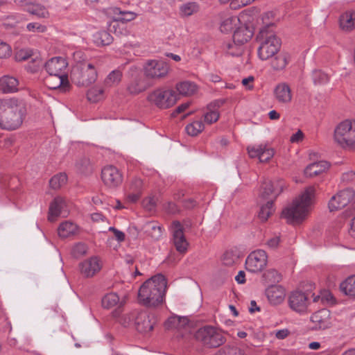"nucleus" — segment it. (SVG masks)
Wrapping results in <instances>:
<instances>
[{"mask_svg": "<svg viewBox=\"0 0 355 355\" xmlns=\"http://www.w3.org/2000/svg\"><path fill=\"white\" fill-rule=\"evenodd\" d=\"M101 178L109 187H116L123 181V176L119 170L112 165L105 166L101 171Z\"/></svg>", "mask_w": 355, "mask_h": 355, "instance_id": "17", "label": "nucleus"}, {"mask_svg": "<svg viewBox=\"0 0 355 355\" xmlns=\"http://www.w3.org/2000/svg\"><path fill=\"white\" fill-rule=\"evenodd\" d=\"M273 24L263 27L257 35L260 45L258 48V55L262 60H266L274 56L281 46L280 40L276 36L272 29Z\"/></svg>", "mask_w": 355, "mask_h": 355, "instance_id": "4", "label": "nucleus"}, {"mask_svg": "<svg viewBox=\"0 0 355 355\" xmlns=\"http://www.w3.org/2000/svg\"><path fill=\"white\" fill-rule=\"evenodd\" d=\"M26 114V107L15 98L0 100V128L15 130L21 126Z\"/></svg>", "mask_w": 355, "mask_h": 355, "instance_id": "2", "label": "nucleus"}, {"mask_svg": "<svg viewBox=\"0 0 355 355\" xmlns=\"http://www.w3.org/2000/svg\"><path fill=\"white\" fill-rule=\"evenodd\" d=\"M291 60V55L287 52H282L277 55L271 61V67L274 70L284 69Z\"/></svg>", "mask_w": 355, "mask_h": 355, "instance_id": "34", "label": "nucleus"}, {"mask_svg": "<svg viewBox=\"0 0 355 355\" xmlns=\"http://www.w3.org/2000/svg\"><path fill=\"white\" fill-rule=\"evenodd\" d=\"M1 20L4 26L7 28H12L17 26V24L26 21L27 19L24 14L15 13L10 15L3 17Z\"/></svg>", "mask_w": 355, "mask_h": 355, "instance_id": "36", "label": "nucleus"}, {"mask_svg": "<svg viewBox=\"0 0 355 355\" xmlns=\"http://www.w3.org/2000/svg\"><path fill=\"white\" fill-rule=\"evenodd\" d=\"M254 80V78L252 76H250L247 78H245L242 80V84L244 87H245L248 89H252L253 88V82Z\"/></svg>", "mask_w": 355, "mask_h": 355, "instance_id": "62", "label": "nucleus"}, {"mask_svg": "<svg viewBox=\"0 0 355 355\" xmlns=\"http://www.w3.org/2000/svg\"><path fill=\"white\" fill-rule=\"evenodd\" d=\"M178 100V95L172 89L159 87L150 92L147 101L159 109L165 110L173 106Z\"/></svg>", "mask_w": 355, "mask_h": 355, "instance_id": "9", "label": "nucleus"}, {"mask_svg": "<svg viewBox=\"0 0 355 355\" xmlns=\"http://www.w3.org/2000/svg\"><path fill=\"white\" fill-rule=\"evenodd\" d=\"M142 187V181L141 179L136 178L135 179L131 184V189L133 191H139L140 192L141 188Z\"/></svg>", "mask_w": 355, "mask_h": 355, "instance_id": "64", "label": "nucleus"}, {"mask_svg": "<svg viewBox=\"0 0 355 355\" xmlns=\"http://www.w3.org/2000/svg\"><path fill=\"white\" fill-rule=\"evenodd\" d=\"M313 302H321L322 304H331L334 301L332 294L329 291L326 290L320 291L319 295H315V294H313Z\"/></svg>", "mask_w": 355, "mask_h": 355, "instance_id": "45", "label": "nucleus"}, {"mask_svg": "<svg viewBox=\"0 0 355 355\" xmlns=\"http://www.w3.org/2000/svg\"><path fill=\"white\" fill-rule=\"evenodd\" d=\"M68 213L65 200L60 197H55L49 207L48 219L50 221H55L60 216H67Z\"/></svg>", "mask_w": 355, "mask_h": 355, "instance_id": "22", "label": "nucleus"}, {"mask_svg": "<svg viewBox=\"0 0 355 355\" xmlns=\"http://www.w3.org/2000/svg\"><path fill=\"white\" fill-rule=\"evenodd\" d=\"M289 334L290 331L288 329H282L275 331L276 338L280 340L286 338Z\"/></svg>", "mask_w": 355, "mask_h": 355, "instance_id": "63", "label": "nucleus"}, {"mask_svg": "<svg viewBox=\"0 0 355 355\" xmlns=\"http://www.w3.org/2000/svg\"><path fill=\"white\" fill-rule=\"evenodd\" d=\"M103 266L101 260L96 256L81 261L78 264L80 275L85 278H92L100 272Z\"/></svg>", "mask_w": 355, "mask_h": 355, "instance_id": "15", "label": "nucleus"}, {"mask_svg": "<svg viewBox=\"0 0 355 355\" xmlns=\"http://www.w3.org/2000/svg\"><path fill=\"white\" fill-rule=\"evenodd\" d=\"M312 79L315 85H324L329 81V76L320 69L313 71Z\"/></svg>", "mask_w": 355, "mask_h": 355, "instance_id": "43", "label": "nucleus"}, {"mask_svg": "<svg viewBox=\"0 0 355 355\" xmlns=\"http://www.w3.org/2000/svg\"><path fill=\"white\" fill-rule=\"evenodd\" d=\"M200 5L194 1L187 2L180 6V15L182 17H187L196 14L200 11Z\"/></svg>", "mask_w": 355, "mask_h": 355, "instance_id": "35", "label": "nucleus"}, {"mask_svg": "<svg viewBox=\"0 0 355 355\" xmlns=\"http://www.w3.org/2000/svg\"><path fill=\"white\" fill-rule=\"evenodd\" d=\"M44 83L51 89H61L65 91L69 86L67 76H48L45 78Z\"/></svg>", "mask_w": 355, "mask_h": 355, "instance_id": "25", "label": "nucleus"}, {"mask_svg": "<svg viewBox=\"0 0 355 355\" xmlns=\"http://www.w3.org/2000/svg\"><path fill=\"white\" fill-rule=\"evenodd\" d=\"M171 232L173 237V243L177 251L180 253L186 252L189 243L184 237L182 226L179 221L173 222Z\"/></svg>", "mask_w": 355, "mask_h": 355, "instance_id": "21", "label": "nucleus"}, {"mask_svg": "<svg viewBox=\"0 0 355 355\" xmlns=\"http://www.w3.org/2000/svg\"><path fill=\"white\" fill-rule=\"evenodd\" d=\"M143 205L146 209L151 211L155 207V200L153 198H148L144 200Z\"/></svg>", "mask_w": 355, "mask_h": 355, "instance_id": "61", "label": "nucleus"}, {"mask_svg": "<svg viewBox=\"0 0 355 355\" xmlns=\"http://www.w3.org/2000/svg\"><path fill=\"white\" fill-rule=\"evenodd\" d=\"M239 21L237 17H230L224 19L220 27L221 32L227 33L232 31Z\"/></svg>", "mask_w": 355, "mask_h": 355, "instance_id": "47", "label": "nucleus"}, {"mask_svg": "<svg viewBox=\"0 0 355 355\" xmlns=\"http://www.w3.org/2000/svg\"><path fill=\"white\" fill-rule=\"evenodd\" d=\"M103 89L101 87L96 85L88 90L87 96L89 101L96 102L103 98Z\"/></svg>", "mask_w": 355, "mask_h": 355, "instance_id": "44", "label": "nucleus"}, {"mask_svg": "<svg viewBox=\"0 0 355 355\" xmlns=\"http://www.w3.org/2000/svg\"><path fill=\"white\" fill-rule=\"evenodd\" d=\"M340 27L345 31H351L355 28V10H347L342 14L339 19Z\"/></svg>", "mask_w": 355, "mask_h": 355, "instance_id": "26", "label": "nucleus"}, {"mask_svg": "<svg viewBox=\"0 0 355 355\" xmlns=\"http://www.w3.org/2000/svg\"><path fill=\"white\" fill-rule=\"evenodd\" d=\"M27 10L30 14L35 15L38 18H46L49 15L47 9L40 4L33 5L29 7Z\"/></svg>", "mask_w": 355, "mask_h": 355, "instance_id": "46", "label": "nucleus"}, {"mask_svg": "<svg viewBox=\"0 0 355 355\" xmlns=\"http://www.w3.org/2000/svg\"><path fill=\"white\" fill-rule=\"evenodd\" d=\"M340 288L345 295L355 297V275L347 277L340 284Z\"/></svg>", "mask_w": 355, "mask_h": 355, "instance_id": "40", "label": "nucleus"}, {"mask_svg": "<svg viewBox=\"0 0 355 355\" xmlns=\"http://www.w3.org/2000/svg\"><path fill=\"white\" fill-rule=\"evenodd\" d=\"M217 355H244V354L237 347L227 346L223 347Z\"/></svg>", "mask_w": 355, "mask_h": 355, "instance_id": "53", "label": "nucleus"}, {"mask_svg": "<svg viewBox=\"0 0 355 355\" xmlns=\"http://www.w3.org/2000/svg\"><path fill=\"white\" fill-rule=\"evenodd\" d=\"M166 279L158 274L146 280L140 287L138 294L139 302L146 306L155 307L162 304L166 289Z\"/></svg>", "mask_w": 355, "mask_h": 355, "instance_id": "1", "label": "nucleus"}, {"mask_svg": "<svg viewBox=\"0 0 355 355\" xmlns=\"http://www.w3.org/2000/svg\"><path fill=\"white\" fill-rule=\"evenodd\" d=\"M286 184L283 180L274 181H265L261 185V196L264 199H268L266 205L261 207L259 212V218L262 221H266L274 212L273 200L283 191Z\"/></svg>", "mask_w": 355, "mask_h": 355, "instance_id": "5", "label": "nucleus"}, {"mask_svg": "<svg viewBox=\"0 0 355 355\" xmlns=\"http://www.w3.org/2000/svg\"><path fill=\"white\" fill-rule=\"evenodd\" d=\"M252 35L253 32L250 28L245 26H241L234 32L233 41L239 45H243L248 42L252 38Z\"/></svg>", "mask_w": 355, "mask_h": 355, "instance_id": "27", "label": "nucleus"}, {"mask_svg": "<svg viewBox=\"0 0 355 355\" xmlns=\"http://www.w3.org/2000/svg\"><path fill=\"white\" fill-rule=\"evenodd\" d=\"M198 85L192 81L184 80L176 85V89L180 95L191 96L198 91Z\"/></svg>", "mask_w": 355, "mask_h": 355, "instance_id": "33", "label": "nucleus"}, {"mask_svg": "<svg viewBox=\"0 0 355 355\" xmlns=\"http://www.w3.org/2000/svg\"><path fill=\"white\" fill-rule=\"evenodd\" d=\"M329 166V165L326 161L313 162L306 167L304 174L309 178L317 176L328 169Z\"/></svg>", "mask_w": 355, "mask_h": 355, "instance_id": "28", "label": "nucleus"}, {"mask_svg": "<svg viewBox=\"0 0 355 355\" xmlns=\"http://www.w3.org/2000/svg\"><path fill=\"white\" fill-rule=\"evenodd\" d=\"M18 80L10 76H3L0 78V87L4 93H12L18 90Z\"/></svg>", "mask_w": 355, "mask_h": 355, "instance_id": "31", "label": "nucleus"}, {"mask_svg": "<svg viewBox=\"0 0 355 355\" xmlns=\"http://www.w3.org/2000/svg\"><path fill=\"white\" fill-rule=\"evenodd\" d=\"M196 338L207 347H218L225 341L223 334L210 326L199 329L196 334Z\"/></svg>", "mask_w": 355, "mask_h": 355, "instance_id": "10", "label": "nucleus"}, {"mask_svg": "<svg viewBox=\"0 0 355 355\" xmlns=\"http://www.w3.org/2000/svg\"><path fill=\"white\" fill-rule=\"evenodd\" d=\"M146 89L144 80L141 77H137L128 85L127 89L131 94H138Z\"/></svg>", "mask_w": 355, "mask_h": 355, "instance_id": "39", "label": "nucleus"}, {"mask_svg": "<svg viewBox=\"0 0 355 355\" xmlns=\"http://www.w3.org/2000/svg\"><path fill=\"white\" fill-rule=\"evenodd\" d=\"M122 76V71L119 69L112 71L104 80L105 86L111 87L118 85L121 81Z\"/></svg>", "mask_w": 355, "mask_h": 355, "instance_id": "38", "label": "nucleus"}, {"mask_svg": "<svg viewBox=\"0 0 355 355\" xmlns=\"http://www.w3.org/2000/svg\"><path fill=\"white\" fill-rule=\"evenodd\" d=\"M267 261L268 257L266 252L263 250H257L248 255L245 261V267L251 272H258L265 268Z\"/></svg>", "mask_w": 355, "mask_h": 355, "instance_id": "14", "label": "nucleus"}, {"mask_svg": "<svg viewBox=\"0 0 355 355\" xmlns=\"http://www.w3.org/2000/svg\"><path fill=\"white\" fill-rule=\"evenodd\" d=\"M333 139L340 148L355 150V121L345 119L338 123L334 128Z\"/></svg>", "mask_w": 355, "mask_h": 355, "instance_id": "6", "label": "nucleus"}, {"mask_svg": "<svg viewBox=\"0 0 355 355\" xmlns=\"http://www.w3.org/2000/svg\"><path fill=\"white\" fill-rule=\"evenodd\" d=\"M315 195L313 187H309L293 202L286 207L282 216L288 223L296 225L307 216Z\"/></svg>", "mask_w": 355, "mask_h": 355, "instance_id": "3", "label": "nucleus"}, {"mask_svg": "<svg viewBox=\"0 0 355 355\" xmlns=\"http://www.w3.org/2000/svg\"><path fill=\"white\" fill-rule=\"evenodd\" d=\"M103 308L110 309L121 304L119 295L115 293H110L103 296L101 300Z\"/></svg>", "mask_w": 355, "mask_h": 355, "instance_id": "41", "label": "nucleus"}, {"mask_svg": "<svg viewBox=\"0 0 355 355\" xmlns=\"http://www.w3.org/2000/svg\"><path fill=\"white\" fill-rule=\"evenodd\" d=\"M355 192L349 188L338 191L333 196L328 203L330 211H335L344 208L354 198Z\"/></svg>", "mask_w": 355, "mask_h": 355, "instance_id": "13", "label": "nucleus"}, {"mask_svg": "<svg viewBox=\"0 0 355 355\" xmlns=\"http://www.w3.org/2000/svg\"><path fill=\"white\" fill-rule=\"evenodd\" d=\"M304 139V133L300 130H298L295 134H293L291 138L290 141L291 143H299L302 141Z\"/></svg>", "mask_w": 355, "mask_h": 355, "instance_id": "59", "label": "nucleus"}, {"mask_svg": "<svg viewBox=\"0 0 355 355\" xmlns=\"http://www.w3.org/2000/svg\"><path fill=\"white\" fill-rule=\"evenodd\" d=\"M168 64L162 60H148L144 67V73L147 78L157 80L164 78L168 73Z\"/></svg>", "mask_w": 355, "mask_h": 355, "instance_id": "12", "label": "nucleus"}, {"mask_svg": "<svg viewBox=\"0 0 355 355\" xmlns=\"http://www.w3.org/2000/svg\"><path fill=\"white\" fill-rule=\"evenodd\" d=\"M189 324V319L187 317H180L178 315L171 316L165 322V327L167 329H184Z\"/></svg>", "mask_w": 355, "mask_h": 355, "instance_id": "32", "label": "nucleus"}, {"mask_svg": "<svg viewBox=\"0 0 355 355\" xmlns=\"http://www.w3.org/2000/svg\"><path fill=\"white\" fill-rule=\"evenodd\" d=\"M98 73L94 66L87 62H79L73 68L71 78L78 86L87 87L95 83Z\"/></svg>", "mask_w": 355, "mask_h": 355, "instance_id": "8", "label": "nucleus"}, {"mask_svg": "<svg viewBox=\"0 0 355 355\" xmlns=\"http://www.w3.org/2000/svg\"><path fill=\"white\" fill-rule=\"evenodd\" d=\"M26 30L29 32L44 33L46 27L37 22H31L26 25Z\"/></svg>", "mask_w": 355, "mask_h": 355, "instance_id": "56", "label": "nucleus"}, {"mask_svg": "<svg viewBox=\"0 0 355 355\" xmlns=\"http://www.w3.org/2000/svg\"><path fill=\"white\" fill-rule=\"evenodd\" d=\"M209 111L204 115L205 121L207 123L211 124L216 122L219 119V112L216 110H211L208 107Z\"/></svg>", "mask_w": 355, "mask_h": 355, "instance_id": "54", "label": "nucleus"}, {"mask_svg": "<svg viewBox=\"0 0 355 355\" xmlns=\"http://www.w3.org/2000/svg\"><path fill=\"white\" fill-rule=\"evenodd\" d=\"M239 259L233 250H227L223 255L222 261L225 266H232Z\"/></svg>", "mask_w": 355, "mask_h": 355, "instance_id": "50", "label": "nucleus"}, {"mask_svg": "<svg viewBox=\"0 0 355 355\" xmlns=\"http://www.w3.org/2000/svg\"><path fill=\"white\" fill-rule=\"evenodd\" d=\"M116 11H119V12H115L116 16L114 20L110 24L109 30L110 32H114L116 35H119L125 32L123 25L121 26L120 22L123 24L130 21L136 18L137 15L133 12L121 11L119 9H116Z\"/></svg>", "mask_w": 355, "mask_h": 355, "instance_id": "16", "label": "nucleus"}, {"mask_svg": "<svg viewBox=\"0 0 355 355\" xmlns=\"http://www.w3.org/2000/svg\"><path fill=\"white\" fill-rule=\"evenodd\" d=\"M274 96L279 103H289L292 100V93L290 86L286 83H279L274 89Z\"/></svg>", "mask_w": 355, "mask_h": 355, "instance_id": "24", "label": "nucleus"}, {"mask_svg": "<svg viewBox=\"0 0 355 355\" xmlns=\"http://www.w3.org/2000/svg\"><path fill=\"white\" fill-rule=\"evenodd\" d=\"M310 300L307 295L300 291H293L288 295V307L294 312L304 315L309 313Z\"/></svg>", "mask_w": 355, "mask_h": 355, "instance_id": "11", "label": "nucleus"}, {"mask_svg": "<svg viewBox=\"0 0 355 355\" xmlns=\"http://www.w3.org/2000/svg\"><path fill=\"white\" fill-rule=\"evenodd\" d=\"M266 297L271 304H279L284 300L286 291L284 287L279 285L269 286L266 291Z\"/></svg>", "mask_w": 355, "mask_h": 355, "instance_id": "23", "label": "nucleus"}, {"mask_svg": "<svg viewBox=\"0 0 355 355\" xmlns=\"http://www.w3.org/2000/svg\"><path fill=\"white\" fill-rule=\"evenodd\" d=\"M263 277L270 282H279L282 279L281 274L275 269L268 270L264 273Z\"/></svg>", "mask_w": 355, "mask_h": 355, "instance_id": "52", "label": "nucleus"}, {"mask_svg": "<svg viewBox=\"0 0 355 355\" xmlns=\"http://www.w3.org/2000/svg\"><path fill=\"white\" fill-rule=\"evenodd\" d=\"M164 209H166V211L168 213L172 214H175L178 211V206L174 202H168L164 205Z\"/></svg>", "mask_w": 355, "mask_h": 355, "instance_id": "60", "label": "nucleus"}, {"mask_svg": "<svg viewBox=\"0 0 355 355\" xmlns=\"http://www.w3.org/2000/svg\"><path fill=\"white\" fill-rule=\"evenodd\" d=\"M93 41L97 46H105L112 42L113 37L110 33L105 31H101L93 35Z\"/></svg>", "mask_w": 355, "mask_h": 355, "instance_id": "37", "label": "nucleus"}, {"mask_svg": "<svg viewBox=\"0 0 355 355\" xmlns=\"http://www.w3.org/2000/svg\"><path fill=\"white\" fill-rule=\"evenodd\" d=\"M67 176L65 173L54 175L49 181L50 186L53 189H58L66 184Z\"/></svg>", "mask_w": 355, "mask_h": 355, "instance_id": "48", "label": "nucleus"}, {"mask_svg": "<svg viewBox=\"0 0 355 355\" xmlns=\"http://www.w3.org/2000/svg\"><path fill=\"white\" fill-rule=\"evenodd\" d=\"M88 247L84 243H76L71 249V255L75 258H80L84 255H85L87 252Z\"/></svg>", "mask_w": 355, "mask_h": 355, "instance_id": "49", "label": "nucleus"}, {"mask_svg": "<svg viewBox=\"0 0 355 355\" xmlns=\"http://www.w3.org/2000/svg\"><path fill=\"white\" fill-rule=\"evenodd\" d=\"M144 233L153 240H158L162 235V226L155 221H149L143 226Z\"/></svg>", "mask_w": 355, "mask_h": 355, "instance_id": "30", "label": "nucleus"}, {"mask_svg": "<svg viewBox=\"0 0 355 355\" xmlns=\"http://www.w3.org/2000/svg\"><path fill=\"white\" fill-rule=\"evenodd\" d=\"M68 62L63 57H54L49 60L45 64V69L49 76H67L66 70Z\"/></svg>", "mask_w": 355, "mask_h": 355, "instance_id": "19", "label": "nucleus"}, {"mask_svg": "<svg viewBox=\"0 0 355 355\" xmlns=\"http://www.w3.org/2000/svg\"><path fill=\"white\" fill-rule=\"evenodd\" d=\"M330 311L327 309H321L313 313L310 320L313 324L312 328L315 330L326 329L331 326Z\"/></svg>", "mask_w": 355, "mask_h": 355, "instance_id": "20", "label": "nucleus"}, {"mask_svg": "<svg viewBox=\"0 0 355 355\" xmlns=\"http://www.w3.org/2000/svg\"><path fill=\"white\" fill-rule=\"evenodd\" d=\"M10 46L3 42H0V58H6L11 55Z\"/></svg>", "mask_w": 355, "mask_h": 355, "instance_id": "57", "label": "nucleus"}, {"mask_svg": "<svg viewBox=\"0 0 355 355\" xmlns=\"http://www.w3.org/2000/svg\"><path fill=\"white\" fill-rule=\"evenodd\" d=\"M134 322L136 329L141 333L151 331L157 323V318L153 313L146 311H134L123 316L121 323L123 326H128Z\"/></svg>", "mask_w": 355, "mask_h": 355, "instance_id": "7", "label": "nucleus"}, {"mask_svg": "<svg viewBox=\"0 0 355 355\" xmlns=\"http://www.w3.org/2000/svg\"><path fill=\"white\" fill-rule=\"evenodd\" d=\"M78 232V226L71 221L62 222L58 228V234L61 238H68Z\"/></svg>", "mask_w": 355, "mask_h": 355, "instance_id": "29", "label": "nucleus"}, {"mask_svg": "<svg viewBox=\"0 0 355 355\" xmlns=\"http://www.w3.org/2000/svg\"><path fill=\"white\" fill-rule=\"evenodd\" d=\"M241 45L237 43H227L225 44L226 53L232 56H239L242 53Z\"/></svg>", "mask_w": 355, "mask_h": 355, "instance_id": "51", "label": "nucleus"}, {"mask_svg": "<svg viewBox=\"0 0 355 355\" xmlns=\"http://www.w3.org/2000/svg\"><path fill=\"white\" fill-rule=\"evenodd\" d=\"M109 231L113 232L114 238L118 242H122L125 240V235L123 232L116 229L114 227H110Z\"/></svg>", "mask_w": 355, "mask_h": 355, "instance_id": "58", "label": "nucleus"}, {"mask_svg": "<svg viewBox=\"0 0 355 355\" xmlns=\"http://www.w3.org/2000/svg\"><path fill=\"white\" fill-rule=\"evenodd\" d=\"M32 55V51L28 49H22L18 50L15 53V60L21 62L28 60Z\"/></svg>", "mask_w": 355, "mask_h": 355, "instance_id": "55", "label": "nucleus"}, {"mask_svg": "<svg viewBox=\"0 0 355 355\" xmlns=\"http://www.w3.org/2000/svg\"><path fill=\"white\" fill-rule=\"evenodd\" d=\"M205 128L204 123L200 120L194 121L189 123L186 128V132L190 136L195 137L200 133Z\"/></svg>", "mask_w": 355, "mask_h": 355, "instance_id": "42", "label": "nucleus"}, {"mask_svg": "<svg viewBox=\"0 0 355 355\" xmlns=\"http://www.w3.org/2000/svg\"><path fill=\"white\" fill-rule=\"evenodd\" d=\"M248 153L251 158L258 157L260 162H268L275 154V150L267 144H258L248 147Z\"/></svg>", "mask_w": 355, "mask_h": 355, "instance_id": "18", "label": "nucleus"}]
</instances>
